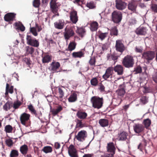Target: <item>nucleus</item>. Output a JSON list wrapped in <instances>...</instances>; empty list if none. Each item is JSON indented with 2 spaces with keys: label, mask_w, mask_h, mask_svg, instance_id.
<instances>
[{
  "label": "nucleus",
  "mask_w": 157,
  "mask_h": 157,
  "mask_svg": "<svg viewBox=\"0 0 157 157\" xmlns=\"http://www.w3.org/2000/svg\"><path fill=\"white\" fill-rule=\"evenodd\" d=\"M90 101L93 107L99 109L103 106V99L102 97L100 98L98 96H94L91 98Z\"/></svg>",
  "instance_id": "f257e3e1"
},
{
  "label": "nucleus",
  "mask_w": 157,
  "mask_h": 157,
  "mask_svg": "<svg viewBox=\"0 0 157 157\" xmlns=\"http://www.w3.org/2000/svg\"><path fill=\"white\" fill-rule=\"evenodd\" d=\"M122 64L125 67L127 68L133 67L134 64L133 57L129 55H127L123 59Z\"/></svg>",
  "instance_id": "f03ea898"
},
{
  "label": "nucleus",
  "mask_w": 157,
  "mask_h": 157,
  "mask_svg": "<svg viewBox=\"0 0 157 157\" xmlns=\"http://www.w3.org/2000/svg\"><path fill=\"white\" fill-rule=\"evenodd\" d=\"M122 19V14L121 12L117 10H115L112 13V21L115 23H119Z\"/></svg>",
  "instance_id": "7ed1b4c3"
},
{
  "label": "nucleus",
  "mask_w": 157,
  "mask_h": 157,
  "mask_svg": "<svg viewBox=\"0 0 157 157\" xmlns=\"http://www.w3.org/2000/svg\"><path fill=\"white\" fill-rule=\"evenodd\" d=\"M65 88L63 86H59L57 87L54 93V96L59 100L62 101L64 96V90Z\"/></svg>",
  "instance_id": "20e7f679"
},
{
  "label": "nucleus",
  "mask_w": 157,
  "mask_h": 157,
  "mask_svg": "<svg viewBox=\"0 0 157 157\" xmlns=\"http://www.w3.org/2000/svg\"><path fill=\"white\" fill-rule=\"evenodd\" d=\"M27 44L31 46L38 47L39 46V42L36 38H33L30 35H27L26 37Z\"/></svg>",
  "instance_id": "39448f33"
},
{
  "label": "nucleus",
  "mask_w": 157,
  "mask_h": 157,
  "mask_svg": "<svg viewBox=\"0 0 157 157\" xmlns=\"http://www.w3.org/2000/svg\"><path fill=\"white\" fill-rule=\"evenodd\" d=\"M115 48L117 51L122 54L125 49L123 40H117L116 41Z\"/></svg>",
  "instance_id": "423d86ee"
},
{
  "label": "nucleus",
  "mask_w": 157,
  "mask_h": 157,
  "mask_svg": "<svg viewBox=\"0 0 157 157\" xmlns=\"http://www.w3.org/2000/svg\"><path fill=\"white\" fill-rule=\"evenodd\" d=\"M64 37L66 40L73 36L75 35V33L73 29L71 27H68L67 26L65 29V31L63 33Z\"/></svg>",
  "instance_id": "0eeeda50"
},
{
  "label": "nucleus",
  "mask_w": 157,
  "mask_h": 157,
  "mask_svg": "<svg viewBox=\"0 0 157 157\" xmlns=\"http://www.w3.org/2000/svg\"><path fill=\"white\" fill-rule=\"evenodd\" d=\"M50 8L51 11L53 13L57 16H59V14L58 13L59 9L58 7L59 5L56 3L55 0H51L50 3Z\"/></svg>",
  "instance_id": "6e6552de"
},
{
  "label": "nucleus",
  "mask_w": 157,
  "mask_h": 157,
  "mask_svg": "<svg viewBox=\"0 0 157 157\" xmlns=\"http://www.w3.org/2000/svg\"><path fill=\"white\" fill-rule=\"evenodd\" d=\"M154 52L148 51L144 52L142 54V58L146 59L147 61L152 60L155 57Z\"/></svg>",
  "instance_id": "1a4fd4ad"
},
{
  "label": "nucleus",
  "mask_w": 157,
  "mask_h": 157,
  "mask_svg": "<svg viewBox=\"0 0 157 157\" xmlns=\"http://www.w3.org/2000/svg\"><path fill=\"white\" fill-rule=\"evenodd\" d=\"M113 73V67H110L107 68L105 73L102 76V78L105 80H107L109 78H112Z\"/></svg>",
  "instance_id": "9d476101"
},
{
  "label": "nucleus",
  "mask_w": 157,
  "mask_h": 157,
  "mask_svg": "<svg viewBox=\"0 0 157 157\" xmlns=\"http://www.w3.org/2000/svg\"><path fill=\"white\" fill-rule=\"evenodd\" d=\"M30 117L29 114L25 113L21 114L20 117L21 123L23 125H26V123L29 120Z\"/></svg>",
  "instance_id": "9b49d317"
},
{
  "label": "nucleus",
  "mask_w": 157,
  "mask_h": 157,
  "mask_svg": "<svg viewBox=\"0 0 157 157\" xmlns=\"http://www.w3.org/2000/svg\"><path fill=\"white\" fill-rule=\"evenodd\" d=\"M60 65L58 62L53 61L50 64L49 69L53 73L58 72Z\"/></svg>",
  "instance_id": "f8f14e48"
},
{
  "label": "nucleus",
  "mask_w": 157,
  "mask_h": 157,
  "mask_svg": "<svg viewBox=\"0 0 157 157\" xmlns=\"http://www.w3.org/2000/svg\"><path fill=\"white\" fill-rule=\"evenodd\" d=\"M133 127L134 131L137 134H139L143 132L144 130V127L141 124H134Z\"/></svg>",
  "instance_id": "ddd939ff"
},
{
  "label": "nucleus",
  "mask_w": 157,
  "mask_h": 157,
  "mask_svg": "<svg viewBox=\"0 0 157 157\" xmlns=\"http://www.w3.org/2000/svg\"><path fill=\"white\" fill-rule=\"evenodd\" d=\"M116 7L118 10H122L126 8L127 3L122 0H116Z\"/></svg>",
  "instance_id": "4468645a"
},
{
  "label": "nucleus",
  "mask_w": 157,
  "mask_h": 157,
  "mask_svg": "<svg viewBox=\"0 0 157 157\" xmlns=\"http://www.w3.org/2000/svg\"><path fill=\"white\" fill-rule=\"evenodd\" d=\"M147 29L146 27L140 26L137 28L135 33L138 35L145 36L147 33Z\"/></svg>",
  "instance_id": "2eb2a0df"
},
{
  "label": "nucleus",
  "mask_w": 157,
  "mask_h": 157,
  "mask_svg": "<svg viewBox=\"0 0 157 157\" xmlns=\"http://www.w3.org/2000/svg\"><path fill=\"white\" fill-rule=\"evenodd\" d=\"M87 135V132L84 130L79 132L75 138L79 141H82L85 140Z\"/></svg>",
  "instance_id": "dca6fc26"
},
{
  "label": "nucleus",
  "mask_w": 157,
  "mask_h": 157,
  "mask_svg": "<svg viewBox=\"0 0 157 157\" xmlns=\"http://www.w3.org/2000/svg\"><path fill=\"white\" fill-rule=\"evenodd\" d=\"M128 134L126 132L122 131L119 132L117 135V139L120 141H125L127 139Z\"/></svg>",
  "instance_id": "f3484780"
},
{
  "label": "nucleus",
  "mask_w": 157,
  "mask_h": 157,
  "mask_svg": "<svg viewBox=\"0 0 157 157\" xmlns=\"http://www.w3.org/2000/svg\"><path fill=\"white\" fill-rule=\"evenodd\" d=\"M70 19L73 24H75L78 21L77 12L75 10L71 11L70 13Z\"/></svg>",
  "instance_id": "a211bd4d"
},
{
  "label": "nucleus",
  "mask_w": 157,
  "mask_h": 157,
  "mask_svg": "<svg viewBox=\"0 0 157 157\" xmlns=\"http://www.w3.org/2000/svg\"><path fill=\"white\" fill-rule=\"evenodd\" d=\"M68 149L69 154L71 157H78L76 150L73 145L71 144Z\"/></svg>",
  "instance_id": "6ab92c4d"
},
{
  "label": "nucleus",
  "mask_w": 157,
  "mask_h": 157,
  "mask_svg": "<svg viewBox=\"0 0 157 157\" xmlns=\"http://www.w3.org/2000/svg\"><path fill=\"white\" fill-rule=\"evenodd\" d=\"M116 92L118 98L121 99L123 97L125 93L124 85H120L118 89L116 91Z\"/></svg>",
  "instance_id": "aec40b11"
},
{
  "label": "nucleus",
  "mask_w": 157,
  "mask_h": 157,
  "mask_svg": "<svg viewBox=\"0 0 157 157\" xmlns=\"http://www.w3.org/2000/svg\"><path fill=\"white\" fill-rule=\"evenodd\" d=\"M136 7L137 4L134 0H132L128 2V8L129 10L134 12L136 11Z\"/></svg>",
  "instance_id": "412c9836"
},
{
  "label": "nucleus",
  "mask_w": 157,
  "mask_h": 157,
  "mask_svg": "<svg viewBox=\"0 0 157 157\" xmlns=\"http://www.w3.org/2000/svg\"><path fill=\"white\" fill-rule=\"evenodd\" d=\"M116 72L117 74L119 75H121L123 73L124 67L121 65H117L113 67V71Z\"/></svg>",
  "instance_id": "4be33fe9"
},
{
  "label": "nucleus",
  "mask_w": 157,
  "mask_h": 157,
  "mask_svg": "<svg viewBox=\"0 0 157 157\" xmlns=\"http://www.w3.org/2000/svg\"><path fill=\"white\" fill-rule=\"evenodd\" d=\"M15 15L16 14L13 13H7L4 16V20L6 21H13L15 17Z\"/></svg>",
  "instance_id": "5701e85b"
},
{
  "label": "nucleus",
  "mask_w": 157,
  "mask_h": 157,
  "mask_svg": "<svg viewBox=\"0 0 157 157\" xmlns=\"http://www.w3.org/2000/svg\"><path fill=\"white\" fill-rule=\"evenodd\" d=\"M54 26L55 28L61 29L63 28L64 25V21L61 20H59L58 21L54 23Z\"/></svg>",
  "instance_id": "b1692460"
},
{
  "label": "nucleus",
  "mask_w": 157,
  "mask_h": 157,
  "mask_svg": "<svg viewBox=\"0 0 157 157\" xmlns=\"http://www.w3.org/2000/svg\"><path fill=\"white\" fill-rule=\"evenodd\" d=\"M76 116L80 119L84 120L86 119L87 113L81 110L78 111L76 113Z\"/></svg>",
  "instance_id": "393cba45"
},
{
  "label": "nucleus",
  "mask_w": 157,
  "mask_h": 157,
  "mask_svg": "<svg viewBox=\"0 0 157 157\" xmlns=\"http://www.w3.org/2000/svg\"><path fill=\"white\" fill-rule=\"evenodd\" d=\"M115 148L113 143L111 142L107 144V151L113 154V155L115 153Z\"/></svg>",
  "instance_id": "a878e982"
},
{
  "label": "nucleus",
  "mask_w": 157,
  "mask_h": 157,
  "mask_svg": "<svg viewBox=\"0 0 157 157\" xmlns=\"http://www.w3.org/2000/svg\"><path fill=\"white\" fill-rule=\"evenodd\" d=\"M72 56L74 58H81L84 56V53L82 51L78 52H74L72 53Z\"/></svg>",
  "instance_id": "bb28decb"
},
{
  "label": "nucleus",
  "mask_w": 157,
  "mask_h": 157,
  "mask_svg": "<svg viewBox=\"0 0 157 157\" xmlns=\"http://www.w3.org/2000/svg\"><path fill=\"white\" fill-rule=\"evenodd\" d=\"M63 107L61 105H59L56 107V109H52L51 111V112L52 114L54 116L61 112L63 110Z\"/></svg>",
  "instance_id": "cd10ccee"
},
{
  "label": "nucleus",
  "mask_w": 157,
  "mask_h": 157,
  "mask_svg": "<svg viewBox=\"0 0 157 157\" xmlns=\"http://www.w3.org/2000/svg\"><path fill=\"white\" fill-rule=\"evenodd\" d=\"M20 151L22 154L25 156V155L28 151V147L27 145L24 144L21 146L20 147Z\"/></svg>",
  "instance_id": "c85d7f7f"
},
{
  "label": "nucleus",
  "mask_w": 157,
  "mask_h": 157,
  "mask_svg": "<svg viewBox=\"0 0 157 157\" xmlns=\"http://www.w3.org/2000/svg\"><path fill=\"white\" fill-rule=\"evenodd\" d=\"M77 95L76 92L72 93L68 98V101L70 102H73L76 101L77 99Z\"/></svg>",
  "instance_id": "c756f323"
},
{
  "label": "nucleus",
  "mask_w": 157,
  "mask_h": 157,
  "mask_svg": "<svg viewBox=\"0 0 157 157\" xmlns=\"http://www.w3.org/2000/svg\"><path fill=\"white\" fill-rule=\"evenodd\" d=\"M151 123V120L149 118H147L144 120L142 124L144 125V128L148 129L150 126Z\"/></svg>",
  "instance_id": "7c9ffc66"
},
{
  "label": "nucleus",
  "mask_w": 157,
  "mask_h": 157,
  "mask_svg": "<svg viewBox=\"0 0 157 157\" xmlns=\"http://www.w3.org/2000/svg\"><path fill=\"white\" fill-rule=\"evenodd\" d=\"M98 123L102 127H105L108 126L109 121L106 119H101L99 120Z\"/></svg>",
  "instance_id": "2f4dec72"
},
{
  "label": "nucleus",
  "mask_w": 157,
  "mask_h": 157,
  "mask_svg": "<svg viewBox=\"0 0 157 157\" xmlns=\"http://www.w3.org/2000/svg\"><path fill=\"white\" fill-rule=\"evenodd\" d=\"M52 60V57L49 55H45L42 57V61L43 63H48Z\"/></svg>",
  "instance_id": "473e14b6"
},
{
  "label": "nucleus",
  "mask_w": 157,
  "mask_h": 157,
  "mask_svg": "<svg viewBox=\"0 0 157 157\" xmlns=\"http://www.w3.org/2000/svg\"><path fill=\"white\" fill-rule=\"evenodd\" d=\"M13 103L9 101H8L3 105V109L6 111H7L8 110L12 107Z\"/></svg>",
  "instance_id": "72a5a7b5"
},
{
  "label": "nucleus",
  "mask_w": 157,
  "mask_h": 157,
  "mask_svg": "<svg viewBox=\"0 0 157 157\" xmlns=\"http://www.w3.org/2000/svg\"><path fill=\"white\" fill-rule=\"evenodd\" d=\"M15 26L17 27L16 29L20 30L22 32L24 31L25 29V27L21 22H16Z\"/></svg>",
  "instance_id": "f704fd0d"
},
{
  "label": "nucleus",
  "mask_w": 157,
  "mask_h": 157,
  "mask_svg": "<svg viewBox=\"0 0 157 157\" xmlns=\"http://www.w3.org/2000/svg\"><path fill=\"white\" fill-rule=\"evenodd\" d=\"M25 49L26 54L28 55L30 54L32 55L35 51L34 48L32 47V46H26Z\"/></svg>",
  "instance_id": "c9c22d12"
},
{
  "label": "nucleus",
  "mask_w": 157,
  "mask_h": 157,
  "mask_svg": "<svg viewBox=\"0 0 157 157\" xmlns=\"http://www.w3.org/2000/svg\"><path fill=\"white\" fill-rule=\"evenodd\" d=\"M98 23L96 21L91 23L90 25V30L92 32L96 31L98 29Z\"/></svg>",
  "instance_id": "e433bc0d"
},
{
  "label": "nucleus",
  "mask_w": 157,
  "mask_h": 157,
  "mask_svg": "<svg viewBox=\"0 0 157 157\" xmlns=\"http://www.w3.org/2000/svg\"><path fill=\"white\" fill-rule=\"evenodd\" d=\"M77 44L75 41L70 42L68 46L67 50L71 51L74 50L76 48Z\"/></svg>",
  "instance_id": "4c0bfd02"
},
{
  "label": "nucleus",
  "mask_w": 157,
  "mask_h": 157,
  "mask_svg": "<svg viewBox=\"0 0 157 157\" xmlns=\"http://www.w3.org/2000/svg\"><path fill=\"white\" fill-rule=\"evenodd\" d=\"M77 33L81 37H82L85 34V29L82 27L78 28L77 30Z\"/></svg>",
  "instance_id": "58836bf2"
},
{
  "label": "nucleus",
  "mask_w": 157,
  "mask_h": 157,
  "mask_svg": "<svg viewBox=\"0 0 157 157\" xmlns=\"http://www.w3.org/2000/svg\"><path fill=\"white\" fill-rule=\"evenodd\" d=\"M110 35L111 36H117L118 35V30L116 26L113 27L110 30Z\"/></svg>",
  "instance_id": "ea45409f"
},
{
  "label": "nucleus",
  "mask_w": 157,
  "mask_h": 157,
  "mask_svg": "<svg viewBox=\"0 0 157 157\" xmlns=\"http://www.w3.org/2000/svg\"><path fill=\"white\" fill-rule=\"evenodd\" d=\"M96 62V60L95 57H91L89 62L90 65L94 67L98 66L99 65L95 64Z\"/></svg>",
  "instance_id": "a19ab883"
},
{
  "label": "nucleus",
  "mask_w": 157,
  "mask_h": 157,
  "mask_svg": "<svg viewBox=\"0 0 157 157\" xmlns=\"http://www.w3.org/2000/svg\"><path fill=\"white\" fill-rule=\"evenodd\" d=\"M21 105V102L19 101H15L14 103H13L12 107L14 108V111L16 109H17L19 108V107Z\"/></svg>",
  "instance_id": "79ce46f5"
},
{
  "label": "nucleus",
  "mask_w": 157,
  "mask_h": 157,
  "mask_svg": "<svg viewBox=\"0 0 157 157\" xmlns=\"http://www.w3.org/2000/svg\"><path fill=\"white\" fill-rule=\"evenodd\" d=\"M10 157H18L19 156V152L17 150H12L10 153Z\"/></svg>",
  "instance_id": "37998d69"
},
{
  "label": "nucleus",
  "mask_w": 157,
  "mask_h": 157,
  "mask_svg": "<svg viewBox=\"0 0 157 157\" xmlns=\"http://www.w3.org/2000/svg\"><path fill=\"white\" fill-rule=\"evenodd\" d=\"M42 151L46 153H51L52 151V148L49 146H45L42 149Z\"/></svg>",
  "instance_id": "c03bdc74"
},
{
  "label": "nucleus",
  "mask_w": 157,
  "mask_h": 157,
  "mask_svg": "<svg viewBox=\"0 0 157 157\" xmlns=\"http://www.w3.org/2000/svg\"><path fill=\"white\" fill-rule=\"evenodd\" d=\"M90 82L91 85L95 86L98 85V82L97 77H94L92 78L90 80Z\"/></svg>",
  "instance_id": "a18cd8bd"
},
{
  "label": "nucleus",
  "mask_w": 157,
  "mask_h": 157,
  "mask_svg": "<svg viewBox=\"0 0 157 157\" xmlns=\"http://www.w3.org/2000/svg\"><path fill=\"white\" fill-rule=\"evenodd\" d=\"M13 130V128L10 125H6L5 127V131L6 133H12Z\"/></svg>",
  "instance_id": "49530a36"
},
{
  "label": "nucleus",
  "mask_w": 157,
  "mask_h": 157,
  "mask_svg": "<svg viewBox=\"0 0 157 157\" xmlns=\"http://www.w3.org/2000/svg\"><path fill=\"white\" fill-rule=\"evenodd\" d=\"M76 127L77 128H81L84 126V124L82 123L81 120L77 119L76 120Z\"/></svg>",
  "instance_id": "de8ad7c7"
},
{
  "label": "nucleus",
  "mask_w": 157,
  "mask_h": 157,
  "mask_svg": "<svg viewBox=\"0 0 157 157\" xmlns=\"http://www.w3.org/2000/svg\"><path fill=\"white\" fill-rule=\"evenodd\" d=\"M108 34V33L100 32L98 35V37L101 40H103L107 36Z\"/></svg>",
  "instance_id": "09e8293b"
},
{
  "label": "nucleus",
  "mask_w": 157,
  "mask_h": 157,
  "mask_svg": "<svg viewBox=\"0 0 157 157\" xmlns=\"http://www.w3.org/2000/svg\"><path fill=\"white\" fill-rule=\"evenodd\" d=\"M6 91L11 94L13 93V86H11L10 87L9 84L7 83L6 84Z\"/></svg>",
  "instance_id": "8fccbe9b"
},
{
  "label": "nucleus",
  "mask_w": 157,
  "mask_h": 157,
  "mask_svg": "<svg viewBox=\"0 0 157 157\" xmlns=\"http://www.w3.org/2000/svg\"><path fill=\"white\" fill-rule=\"evenodd\" d=\"M28 108L31 113L34 115V114L36 112L33 106L31 104L28 105Z\"/></svg>",
  "instance_id": "3c124183"
},
{
  "label": "nucleus",
  "mask_w": 157,
  "mask_h": 157,
  "mask_svg": "<svg viewBox=\"0 0 157 157\" xmlns=\"http://www.w3.org/2000/svg\"><path fill=\"white\" fill-rule=\"evenodd\" d=\"M5 143L7 146L10 147H12L13 144V140L10 139L6 140Z\"/></svg>",
  "instance_id": "603ef678"
},
{
  "label": "nucleus",
  "mask_w": 157,
  "mask_h": 157,
  "mask_svg": "<svg viewBox=\"0 0 157 157\" xmlns=\"http://www.w3.org/2000/svg\"><path fill=\"white\" fill-rule=\"evenodd\" d=\"M40 5V0H34L33 3V6L36 8H38Z\"/></svg>",
  "instance_id": "864d4df0"
},
{
  "label": "nucleus",
  "mask_w": 157,
  "mask_h": 157,
  "mask_svg": "<svg viewBox=\"0 0 157 157\" xmlns=\"http://www.w3.org/2000/svg\"><path fill=\"white\" fill-rule=\"evenodd\" d=\"M151 9L155 13H157V4L152 3L151 5Z\"/></svg>",
  "instance_id": "5fc2aeb1"
},
{
  "label": "nucleus",
  "mask_w": 157,
  "mask_h": 157,
  "mask_svg": "<svg viewBox=\"0 0 157 157\" xmlns=\"http://www.w3.org/2000/svg\"><path fill=\"white\" fill-rule=\"evenodd\" d=\"M86 6L91 9H93L95 7L94 2L92 1L89 2H88L86 4Z\"/></svg>",
  "instance_id": "6e6d98bb"
},
{
  "label": "nucleus",
  "mask_w": 157,
  "mask_h": 157,
  "mask_svg": "<svg viewBox=\"0 0 157 157\" xmlns=\"http://www.w3.org/2000/svg\"><path fill=\"white\" fill-rule=\"evenodd\" d=\"M118 56L115 55V54H111L108 57V59L109 60H117L118 58Z\"/></svg>",
  "instance_id": "4d7b16f0"
},
{
  "label": "nucleus",
  "mask_w": 157,
  "mask_h": 157,
  "mask_svg": "<svg viewBox=\"0 0 157 157\" xmlns=\"http://www.w3.org/2000/svg\"><path fill=\"white\" fill-rule=\"evenodd\" d=\"M142 69L141 67L138 66L134 68V71L135 72V74H138L141 73L142 72Z\"/></svg>",
  "instance_id": "13d9d810"
},
{
  "label": "nucleus",
  "mask_w": 157,
  "mask_h": 157,
  "mask_svg": "<svg viewBox=\"0 0 157 157\" xmlns=\"http://www.w3.org/2000/svg\"><path fill=\"white\" fill-rule=\"evenodd\" d=\"M140 100L142 103L144 105L148 102L146 96H144L142 97Z\"/></svg>",
  "instance_id": "bf43d9fd"
},
{
  "label": "nucleus",
  "mask_w": 157,
  "mask_h": 157,
  "mask_svg": "<svg viewBox=\"0 0 157 157\" xmlns=\"http://www.w3.org/2000/svg\"><path fill=\"white\" fill-rule=\"evenodd\" d=\"M30 32L32 33L33 35L36 36L38 34L37 33L36 29L34 27L30 28Z\"/></svg>",
  "instance_id": "052dcab7"
},
{
  "label": "nucleus",
  "mask_w": 157,
  "mask_h": 157,
  "mask_svg": "<svg viewBox=\"0 0 157 157\" xmlns=\"http://www.w3.org/2000/svg\"><path fill=\"white\" fill-rule=\"evenodd\" d=\"M34 115L36 117L39 118L40 117L42 116V113L41 111H36Z\"/></svg>",
  "instance_id": "680f3d73"
},
{
  "label": "nucleus",
  "mask_w": 157,
  "mask_h": 157,
  "mask_svg": "<svg viewBox=\"0 0 157 157\" xmlns=\"http://www.w3.org/2000/svg\"><path fill=\"white\" fill-rule=\"evenodd\" d=\"M129 22L131 24H134L136 23V21L135 18L132 17L130 19Z\"/></svg>",
  "instance_id": "e2e57ef3"
},
{
  "label": "nucleus",
  "mask_w": 157,
  "mask_h": 157,
  "mask_svg": "<svg viewBox=\"0 0 157 157\" xmlns=\"http://www.w3.org/2000/svg\"><path fill=\"white\" fill-rule=\"evenodd\" d=\"M99 89L101 92H104L105 91V87L101 83H100Z\"/></svg>",
  "instance_id": "0e129e2a"
},
{
  "label": "nucleus",
  "mask_w": 157,
  "mask_h": 157,
  "mask_svg": "<svg viewBox=\"0 0 157 157\" xmlns=\"http://www.w3.org/2000/svg\"><path fill=\"white\" fill-rule=\"evenodd\" d=\"M152 79L155 83H157V72L153 75Z\"/></svg>",
  "instance_id": "69168bd1"
},
{
  "label": "nucleus",
  "mask_w": 157,
  "mask_h": 157,
  "mask_svg": "<svg viewBox=\"0 0 157 157\" xmlns=\"http://www.w3.org/2000/svg\"><path fill=\"white\" fill-rule=\"evenodd\" d=\"M135 50L137 52L141 53L142 52L143 49L136 46L135 48Z\"/></svg>",
  "instance_id": "338daca9"
},
{
  "label": "nucleus",
  "mask_w": 157,
  "mask_h": 157,
  "mask_svg": "<svg viewBox=\"0 0 157 157\" xmlns=\"http://www.w3.org/2000/svg\"><path fill=\"white\" fill-rule=\"evenodd\" d=\"M100 157H113V154H109L101 155Z\"/></svg>",
  "instance_id": "774afa93"
}]
</instances>
